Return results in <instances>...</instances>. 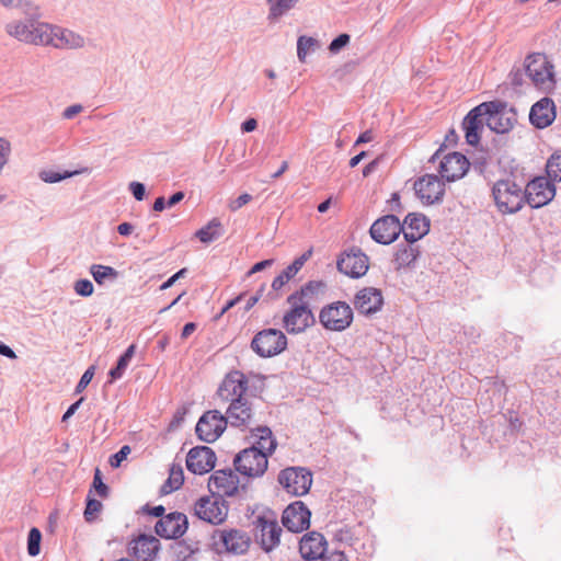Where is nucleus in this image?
I'll use <instances>...</instances> for the list:
<instances>
[{
    "instance_id": "nucleus-1",
    "label": "nucleus",
    "mask_w": 561,
    "mask_h": 561,
    "mask_svg": "<svg viewBox=\"0 0 561 561\" xmlns=\"http://www.w3.org/2000/svg\"><path fill=\"white\" fill-rule=\"evenodd\" d=\"M324 287L322 282L311 280L287 297L290 309L283 317V327L289 334L301 333L316 322L311 304Z\"/></svg>"
},
{
    "instance_id": "nucleus-2",
    "label": "nucleus",
    "mask_w": 561,
    "mask_h": 561,
    "mask_svg": "<svg viewBox=\"0 0 561 561\" xmlns=\"http://www.w3.org/2000/svg\"><path fill=\"white\" fill-rule=\"evenodd\" d=\"M37 7L32 14H25L23 19H13L5 26V33L24 44L43 46L49 30V24L39 21L37 18Z\"/></svg>"
},
{
    "instance_id": "nucleus-3",
    "label": "nucleus",
    "mask_w": 561,
    "mask_h": 561,
    "mask_svg": "<svg viewBox=\"0 0 561 561\" xmlns=\"http://www.w3.org/2000/svg\"><path fill=\"white\" fill-rule=\"evenodd\" d=\"M492 196L502 214L519 211L525 205L526 198L523 185L511 178L497 180L492 186Z\"/></svg>"
},
{
    "instance_id": "nucleus-4",
    "label": "nucleus",
    "mask_w": 561,
    "mask_h": 561,
    "mask_svg": "<svg viewBox=\"0 0 561 561\" xmlns=\"http://www.w3.org/2000/svg\"><path fill=\"white\" fill-rule=\"evenodd\" d=\"M525 72L534 85L543 92H550L556 85L554 67L543 54L528 55L525 59Z\"/></svg>"
},
{
    "instance_id": "nucleus-5",
    "label": "nucleus",
    "mask_w": 561,
    "mask_h": 561,
    "mask_svg": "<svg viewBox=\"0 0 561 561\" xmlns=\"http://www.w3.org/2000/svg\"><path fill=\"white\" fill-rule=\"evenodd\" d=\"M287 346L286 335L277 329H265L254 335L251 348L260 357H272L282 353Z\"/></svg>"
},
{
    "instance_id": "nucleus-6",
    "label": "nucleus",
    "mask_w": 561,
    "mask_h": 561,
    "mask_svg": "<svg viewBox=\"0 0 561 561\" xmlns=\"http://www.w3.org/2000/svg\"><path fill=\"white\" fill-rule=\"evenodd\" d=\"M319 320L327 330L341 332L352 324L353 310L346 302L335 301L321 309Z\"/></svg>"
},
{
    "instance_id": "nucleus-7",
    "label": "nucleus",
    "mask_w": 561,
    "mask_h": 561,
    "mask_svg": "<svg viewBox=\"0 0 561 561\" xmlns=\"http://www.w3.org/2000/svg\"><path fill=\"white\" fill-rule=\"evenodd\" d=\"M279 484L294 496L307 494L312 484V474L302 467H289L278 474Z\"/></svg>"
},
{
    "instance_id": "nucleus-8",
    "label": "nucleus",
    "mask_w": 561,
    "mask_h": 561,
    "mask_svg": "<svg viewBox=\"0 0 561 561\" xmlns=\"http://www.w3.org/2000/svg\"><path fill=\"white\" fill-rule=\"evenodd\" d=\"M194 515L209 524L219 525L227 518L228 506L221 496H203L194 505Z\"/></svg>"
},
{
    "instance_id": "nucleus-9",
    "label": "nucleus",
    "mask_w": 561,
    "mask_h": 561,
    "mask_svg": "<svg viewBox=\"0 0 561 561\" xmlns=\"http://www.w3.org/2000/svg\"><path fill=\"white\" fill-rule=\"evenodd\" d=\"M233 463L241 474L256 478L266 471L268 461L264 451L249 447L236 456Z\"/></svg>"
},
{
    "instance_id": "nucleus-10",
    "label": "nucleus",
    "mask_w": 561,
    "mask_h": 561,
    "mask_svg": "<svg viewBox=\"0 0 561 561\" xmlns=\"http://www.w3.org/2000/svg\"><path fill=\"white\" fill-rule=\"evenodd\" d=\"M484 103L489 105V111L484 115L488 127L497 134L510 131L516 122V113L513 108H508L506 103L501 101Z\"/></svg>"
},
{
    "instance_id": "nucleus-11",
    "label": "nucleus",
    "mask_w": 561,
    "mask_h": 561,
    "mask_svg": "<svg viewBox=\"0 0 561 561\" xmlns=\"http://www.w3.org/2000/svg\"><path fill=\"white\" fill-rule=\"evenodd\" d=\"M248 378L239 370L230 371L220 383L217 394L227 403H236L237 400H245L248 390Z\"/></svg>"
},
{
    "instance_id": "nucleus-12",
    "label": "nucleus",
    "mask_w": 561,
    "mask_h": 561,
    "mask_svg": "<svg viewBox=\"0 0 561 561\" xmlns=\"http://www.w3.org/2000/svg\"><path fill=\"white\" fill-rule=\"evenodd\" d=\"M227 420L217 410L205 412L196 424V434L205 443H214L226 430Z\"/></svg>"
},
{
    "instance_id": "nucleus-13",
    "label": "nucleus",
    "mask_w": 561,
    "mask_h": 561,
    "mask_svg": "<svg viewBox=\"0 0 561 561\" xmlns=\"http://www.w3.org/2000/svg\"><path fill=\"white\" fill-rule=\"evenodd\" d=\"M85 38L71 30L49 24L46 39L43 46H51L57 49H80L84 47Z\"/></svg>"
},
{
    "instance_id": "nucleus-14",
    "label": "nucleus",
    "mask_w": 561,
    "mask_h": 561,
    "mask_svg": "<svg viewBox=\"0 0 561 561\" xmlns=\"http://www.w3.org/2000/svg\"><path fill=\"white\" fill-rule=\"evenodd\" d=\"M336 267L352 278H359L367 273L369 259L360 249L352 248L341 254Z\"/></svg>"
},
{
    "instance_id": "nucleus-15",
    "label": "nucleus",
    "mask_w": 561,
    "mask_h": 561,
    "mask_svg": "<svg viewBox=\"0 0 561 561\" xmlns=\"http://www.w3.org/2000/svg\"><path fill=\"white\" fill-rule=\"evenodd\" d=\"M527 203L533 208L547 205L556 195V187L548 178L538 176L531 180L524 188Z\"/></svg>"
},
{
    "instance_id": "nucleus-16",
    "label": "nucleus",
    "mask_w": 561,
    "mask_h": 561,
    "mask_svg": "<svg viewBox=\"0 0 561 561\" xmlns=\"http://www.w3.org/2000/svg\"><path fill=\"white\" fill-rule=\"evenodd\" d=\"M402 230L401 222L396 215H386L377 219L370 227V237L380 244L394 242Z\"/></svg>"
},
{
    "instance_id": "nucleus-17",
    "label": "nucleus",
    "mask_w": 561,
    "mask_h": 561,
    "mask_svg": "<svg viewBox=\"0 0 561 561\" xmlns=\"http://www.w3.org/2000/svg\"><path fill=\"white\" fill-rule=\"evenodd\" d=\"M414 191L423 204L432 205L442 201L445 185L436 175L425 174L415 181Z\"/></svg>"
},
{
    "instance_id": "nucleus-18",
    "label": "nucleus",
    "mask_w": 561,
    "mask_h": 561,
    "mask_svg": "<svg viewBox=\"0 0 561 561\" xmlns=\"http://www.w3.org/2000/svg\"><path fill=\"white\" fill-rule=\"evenodd\" d=\"M311 513L301 502L289 504L283 512L282 523L291 533H301L310 526Z\"/></svg>"
},
{
    "instance_id": "nucleus-19",
    "label": "nucleus",
    "mask_w": 561,
    "mask_h": 561,
    "mask_svg": "<svg viewBox=\"0 0 561 561\" xmlns=\"http://www.w3.org/2000/svg\"><path fill=\"white\" fill-rule=\"evenodd\" d=\"M188 522L186 515L173 512L160 518L156 526V534L165 539H178L187 530Z\"/></svg>"
},
{
    "instance_id": "nucleus-20",
    "label": "nucleus",
    "mask_w": 561,
    "mask_h": 561,
    "mask_svg": "<svg viewBox=\"0 0 561 561\" xmlns=\"http://www.w3.org/2000/svg\"><path fill=\"white\" fill-rule=\"evenodd\" d=\"M255 528L256 539L264 551L270 552L278 546L282 528L275 519L259 516L255 520Z\"/></svg>"
},
{
    "instance_id": "nucleus-21",
    "label": "nucleus",
    "mask_w": 561,
    "mask_h": 561,
    "mask_svg": "<svg viewBox=\"0 0 561 561\" xmlns=\"http://www.w3.org/2000/svg\"><path fill=\"white\" fill-rule=\"evenodd\" d=\"M215 453L207 446L192 448L186 456V468L194 474H205L214 469Z\"/></svg>"
},
{
    "instance_id": "nucleus-22",
    "label": "nucleus",
    "mask_w": 561,
    "mask_h": 561,
    "mask_svg": "<svg viewBox=\"0 0 561 561\" xmlns=\"http://www.w3.org/2000/svg\"><path fill=\"white\" fill-rule=\"evenodd\" d=\"M238 477L232 470H217L208 480V489L216 496H232L238 491Z\"/></svg>"
},
{
    "instance_id": "nucleus-23",
    "label": "nucleus",
    "mask_w": 561,
    "mask_h": 561,
    "mask_svg": "<svg viewBox=\"0 0 561 561\" xmlns=\"http://www.w3.org/2000/svg\"><path fill=\"white\" fill-rule=\"evenodd\" d=\"M489 105L481 103L472 108L463 118L462 128L465 130V137L469 145L476 146L480 141V131L483 128L485 122V113Z\"/></svg>"
},
{
    "instance_id": "nucleus-24",
    "label": "nucleus",
    "mask_w": 561,
    "mask_h": 561,
    "mask_svg": "<svg viewBox=\"0 0 561 561\" xmlns=\"http://www.w3.org/2000/svg\"><path fill=\"white\" fill-rule=\"evenodd\" d=\"M469 161L459 152H451L444 157L439 163V174L448 182L461 179L469 169Z\"/></svg>"
},
{
    "instance_id": "nucleus-25",
    "label": "nucleus",
    "mask_w": 561,
    "mask_h": 561,
    "mask_svg": "<svg viewBox=\"0 0 561 561\" xmlns=\"http://www.w3.org/2000/svg\"><path fill=\"white\" fill-rule=\"evenodd\" d=\"M403 237L407 242L415 243L430 230V220L423 214L410 213L401 224Z\"/></svg>"
},
{
    "instance_id": "nucleus-26",
    "label": "nucleus",
    "mask_w": 561,
    "mask_h": 561,
    "mask_svg": "<svg viewBox=\"0 0 561 561\" xmlns=\"http://www.w3.org/2000/svg\"><path fill=\"white\" fill-rule=\"evenodd\" d=\"M383 299L381 291L374 287L360 289L354 299L355 308L363 314H373L380 310Z\"/></svg>"
},
{
    "instance_id": "nucleus-27",
    "label": "nucleus",
    "mask_w": 561,
    "mask_h": 561,
    "mask_svg": "<svg viewBox=\"0 0 561 561\" xmlns=\"http://www.w3.org/2000/svg\"><path fill=\"white\" fill-rule=\"evenodd\" d=\"M328 550V542L324 536L311 531L302 536L299 542V552L302 559L324 557Z\"/></svg>"
},
{
    "instance_id": "nucleus-28",
    "label": "nucleus",
    "mask_w": 561,
    "mask_h": 561,
    "mask_svg": "<svg viewBox=\"0 0 561 561\" xmlns=\"http://www.w3.org/2000/svg\"><path fill=\"white\" fill-rule=\"evenodd\" d=\"M556 118L554 103L548 98H543L535 103L529 113L530 123L537 128H546L552 124Z\"/></svg>"
},
{
    "instance_id": "nucleus-29",
    "label": "nucleus",
    "mask_w": 561,
    "mask_h": 561,
    "mask_svg": "<svg viewBox=\"0 0 561 561\" xmlns=\"http://www.w3.org/2000/svg\"><path fill=\"white\" fill-rule=\"evenodd\" d=\"M252 414V407L248 399L242 401L237 400L236 403L228 405L225 420H227V424L229 423L234 427L247 426L250 424Z\"/></svg>"
},
{
    "instance_id": "nucleus-30",
    "label": "nucleus",
    "mask_w": 561,
    "mask_h": 561,
    "mask_svg": "<svg viewBox=\"0 0 561 561\" xmlns=\"http://www.w3.org/2000/svg\"><path fill=\"white\" fill-rule=\"evenodd\" d=\"M220 541L228 552L234 554L244 553L250 545V538L247 534L237 529L222 530Z\"/></svg>"
},
{
    "instance_id": "nucleus-31",
    "label": "nucleus",
    "mask_w": 561,
    "mask_h": 561,
    "mask_svg": "<svg viewBox=\"0 0 561 561\" xmlns=\"http://www.w3.org/2000/svg\"><path fill=\"white\" fill-rule=\"evenodd\" d=\"M251 438H252V446L250 448H256L266 455V458L268 455L273 454L277 443L276 439L273 437V433L270 427L267 426H257L251 432Z\"/></svg>"
},
{
    "instance_id": "nucleus-32",
    "label": "nucleus",
    "mask_w": 561,
    "mask_h": 561,
    "mask_svg": "<svg viewBox=\"0 0 561 561\" xmlns=\"http://www.w3.org/2000/svg\"><path fill=\"white\" fill-rule=\"evenodd\" d=\"M135 557L142 561H151L159 551V540L152 536H140L131 547Z\"/></svg>"
},
{
    "instance_id": "nucleus-33",
    "label": "nucleus",
    "mask_w": 561,
    "mask_h": 561,
    "mask_svg": "<svg viewBox=\"0 0 561 561\" xmlns=\"http://www.w3.org/2000/svg\"><path fill=\"white\" fill-rule=\"evenodd\" d=\"M420 255L419 248L414 243L407 242L405 244H398L392 263L397 271L410 267Z\"/></svg>"
},
{
    "instance_id": "nucleus-34",
    "label": "nucleus",
    "mask_w": 561,
    "mask_h": 561,
    "mask_svg": "<svg viewBox=\"0 0 561 561\" xmlns=\"http://www.w3.org/2000/svg\"><path fill=\"white\" fill-rule=\"evenodd\" d=\"M299 0H266L270 21H277L296 7Z\"/></svg>"
},
{
    "instance_id": "nucleus-35",
    "label": "nucleus",
    "mask_w": 561,
    "mask_h": 561,
    "mask_svg": "<svg viewBox=\"0 0 561 561\" xmlns=\"http://www.w3.org/2000/svg\"><path fill=\"white\" fill-rule=\"evenodd\" d=\"M90 274L98 285H104L106 282H115L118 278V272L107 265L93 264L90 266Z\"/></svg>"
},
{
    "instance_id": "nucleus-36",
    "label": "nucleus",
    "mask_w": 561,
    "mask_h": 561,
    "mask_svg": "<svg viewBox=\"0 0 561 561\" xmlns=\"http://www.w3.org/2000/svg\"><path fill=\"white\" fill-rule=\"evenodd\" d=\"M184 482V472L181 465H172L170 468V473L168 480L161 486V492L163 494L172 493L173 491L179 490Z\"/></svg>"
},
{
    "instance_id": "nucleus-37",
    "label": "nucleus",
    "mask_w": 561,
    "mask_h": 561,
    "mask_svg": "<svg viewBox=\"0 0 561 561\" xmlns=\"http://www.w3.org/2000/svg\"><path fill=\"white\" fill-rule=\"evenodd\" d=\"M221 222L213 218L205 227L196 231L195 237L203 243H210L221 236Z\"/></svg>"
},
{
    "instance_id": "nucleus-38",
    "label": "nucleus",
    "mask_w": 561,
    "mask_h": 561,
    "mask_svg": "<svg viewBox=\"0 0 561 561\" xmlns=\"http://www.w3.org/2000/svg\"><path fill=\"white\" fill-rule=\"evenodd\" d=\"M136 351V346L134 344L129 345L124 354L118 358L117 364L114 368H112L108 373L111 377V382L117 380L123 377L126 368L128 367L134 354Z\"/></svg>"
},
{
    "instance_id": "nucleus-39",
    "label": "nucleus",
    "mask_w": 561,
    "mask_h": 561,
    "mask_svg": "<svg viewBox=\"0 0 561 561\" xmlns=\"http://www.w3.org/2000/svg\"><path fill=\"white\" fill-rule=\"evenodd\" d=\"M319 47V42L309 36H299L297 41V57L299 61L305 62L307 55Z\"/></svg>"
},
{
    "instance_id": "nucleus-40",
    "label": "nucleus",
    "mask_w": 561,
    "mask_h": 561,
    "mask_svg": "<svg viewBox=\"0 0 561 561\" xmlns=\"http://www.w3.org/2000/svg\"><path fill=\"white\" fill-rule=\"evenodd\" d=\"M548 178L552 181H561V151L553 153L546 165Z\"/></svg>"
},
{
    "instance_id": "nucleus-41",
    "label": "nucleus",
    "mask_w": 561,
    "mask_h": 561,
    "mask_svg": "<svg viewBox=\"0 0 561 561\" xmlns=\"http://www.w3.org/2000/svg\"><path fill=\"white\" fill-rule=\"evenodd\" d=\"M78 174V171L57 172L54 170H43L39 172V179L45 183H57Z\"/></svg>"
},
{
    "instance_id": "nucleus-42",
    "label": "nucleus",
    "mask_w": 561,
    "mask_h": 561,
    "mask_svg": "<svg viewBox=\"0 0 561 561\" xmlns=\"http://www.w3.org/2000/svg\"><path fill=\"white\" fill-rule=\"evenodd\" d=\"M41 540V531L35 527L31 528L27 536V552L31 557H36L39 553Z\"/></svg>"
},
{
    "instance_id": "nucleus-43",
    "label": "nucleus",
    "mask_w": 561,
    "mask_h": 561,
    "mask_svg": "<svg viewBox=\"0 0 561 561\" xmlns=\"http://www.w3.org/2000/svg\"><path fill=\"white\" fill-rule=\"evenodd\" d=\"M0 4L8 9H19L24 14H32L35 4L31 0H0Z\"/></svg>"
},
{
    "instance_id": "nucleus-44",
    "label": "nucleus",
    "mask_w": 561,
    "mask_h": 561,
    "mask_svg": "<svg viewBox=\"0 0 561 561\" xmlns=\"http://www.w3.org/2000/svg\"><path fill=\"white\" fill-rule=\"evenodd\" d=\"M73 289L76 294L81 297H90L94 291L92 282L87 278L78 279L75 282Z\"/></svg>"
},
{
    "instance_id": "nucleus-45",
    "label": "nucleus",
    "mask_w": 561,
    "mask_h": 561,
    "mask_svg": "<svg viewBox=\"0 0 561 561\" xmlns=\"http://www.w3.org/2000/svg\"><path fill=\"white\" fill-rule=\"evenodd\" d=\"M10 154H11L10 141L4 137H0V174L2 173L4 165L8 163Z\"/></svg>"
},
{
    "instance_id": "nucleus-46",
    "label": "nucleus",
    "mask_w": 561,
    "mask_h": 561,
    "mask_svg": "<svg viewBox=\"0 0 561 561\" xmlns=\"http://www.w3.org/2000/svg\"><path fill=\"white\" fill-rule=\"evenodd\" d=\"M351 37L348 34L343 33L336 36L329 45V50L332 54L340 53L350 43Z\"/></svg>"
},
{
    "instance_id": "nucleus-47",
    "label": "nucleus",
    "mask_w": 561,
    "mask_h": 561,
    "mask_svg": "<svg viewBox=\"0 0 561 561\" xmlns=\"http://www.w3.org/2000/svg\"><path fill=\"white\" fill-rule=\"evenodd\" d=\"M102 510V503L95 499H88L87 506L84 510V518L87 522H91L96 513Z\"/></svg>"
},
{
    "instance_id": "nucleus-48",
    "label": "nucleus",
    "mask_w": 561,
    "mask_h": 561,
    "mask_svg": "<svg viewBox=\"0 0 561 561\" xmlns=\"http://www.w3.org/2000/svg\"><path fill=\"white\" fill-rule=\"evenodd\" d=\"M131 449L128 445H124L117 453L111 456L110 465L113 468H118L121 463L127 458Z\"/></svg>"
},
{
    "instance_id": "nucleus-49",
    "label": "nucleus",
    "mask_w": 561,
    "mask_h": 561,
    "mask_svg": "<svg viewBox=\"0 0 561 561\" xmlns=\"http://www.w3.org/2000/svg\"><path fill=\"white\" fill-rule=\"evenodd\" d=\"M93 376H94V366H91L81 376V378L76 387V392L80 393L81 391H83L88 387V385L91 382Z\"/></svg>"
},
{
    "instance_id": "nucleus-50",
    "label": "nucleus",
    "mask_w": 561,
    "mask_h": 561,
    "mask_svg": "<svg viewBox=\"0 0 561 561\" xmlns=\"http://www.w3.org/2000/svg\"><path fill=\"white\" fill-rule=\"evenodd\" d=\"M93 488L100 496L105 497L107 495L108 488L102 481L101 471L99 469H96L94 473Z\"/></svg>"
},
{
    "instance_id": "nucleus-51",
    "label": "nucleus",
    "mask_w": 561,
    "mask_h": 561,
    "mask_svg": "<svg viewBox=\"0 0 561 561\" xmlns=\"http://www.w3.org/2000/svg\"><path fill=\"white\" fill-rule=\"evenodd\" d=\"M334 540L342 543L351 545L353 540V534L351 529L347 527L339 528L334 533Z\"/></svg>"
},
{
    "instance_id": "nucleus-52",
    "label": "nucleus",
    "mask_w": 561,
    "mask_h": 561,
    "mask_svg": "<svg viewBox=\"0 0 561 561\" xmlns=\"http://www.w3.org/2000/svg\"><path fill=\"white\" fill-rule=\"evenodd\" d=\"M251 199H252V196L250 194H248V193L241 194L238 198H236L229 203V209L231 211H237L238 209H240L241 207L247 205L249 202H251Z\"/></svg>"
},
{
    "instance_id": "nucleus-53",
    "label": "nucleus",
    "mask_w": 561,
    "mask_h": 561,
    "mask_svg": "<svg viewBox=\"0 0 561 561\" xmlns=\"http://www.w3.org/2000/svg\"><path fill=\"white\" fill-rule=\"evenodd\" d=\"M129 191L137 201H142L146 194V187L140 182H131L129 184Z\"/></svg>"
},
{
    "instance_id": "nucleus-54",
    "label": "nucleus",
    "mask_w": 561,
    "mask_h": 561,
    "mask_svg": "<svg viewBox=\"0 0 561 561\" xmlns=\"http://www.w3.org/2000/svg\"><path fill=\"white\" fill-rule=\"evenodd\" d=\"M82 111H83V106L81 104H72L64 110L62 118L64 119H72L78 114H80Z\"/></svg>"
},
{
    "instance_id": "nucleus-55",
    "label": "nucleus",
    "mask_w": 561,
    "mask_h": 561,
    "mask_svg": "<svg viewBox=\"0 0 561 561\" xmlns=\"http://www.w3.org/2000/svg\"><path fill=\"white\" fill-rule=\"evenodd\" d=\"M187 270L186 268H181L180 271H178L175 274H173L170 278H168L161 286H160V289L161 290H165L170 287H172L174 285V283L184 277V275L186 274Z\"/></svg>"
},
{
    "instance_id": "nucleus-56",
    "label": "nucleus",
    "mask_w": 561,
    "mask_h": 561,
    "mask_svg": "<svg viewBox=\"0 0 561 561\" xmlns=\"http://www.w3.org/2000/svg\"><path fill=\"white\" fill-rule=\"evenodd\" d=\"M83 402V398H80L78 401H76L75 403H72L68 409L67 411L65 412V414L62 415V419L61 421L62 422H67L75 413L76 411L79 409V407L81 405V403Z\"/></svg>"
},
{
    "instance_id": "nucleus-57",
    "label": "nucleus",
    "mask_w": 561,
    "mask_h": 561,
    "mask_svg": "<svg viewBox=\"0 0 561 561\" xmlns=\"http://www.w3.org/2000/svg\"><path fill=\"white\" fill-rule=\"evenodd\" d=\"M272 264H273V260H271V259L257 262L251 267V270L248 272V275L259 273V272L263 271L264 268L270 267Z\"/></svg>"
},
{
    "instance_id": "nucleus-58",
    "label": "nucleus",
    "mask_w": 561,
    "mask_h": 561,
    "mask_svg": "<svg viewBox=\"0 0 561 561\" xmlns=\"http://www.w3.org/2000/svg\"><path fill=\"white\" fill-rule=\"evenodd\" d=\"M263 291H264V286H262V287L260 288V290H259L255 295L251 296V297L247 300V304H245V306H244V308H243V309H244V312H248L250 309H252V308L256 305V302L260 300V298H261V296H262V293H263Z\"/></svg>"
},
{
    "instance_id": "nucleus-59",
    "label": "nucleus",
    "mask_w": 561,
    "mask_h": 561,
    "mask_svg": "<svg viewBox=\"0 0 561 561\" xmlns=\"http://www.w3.org/2000/svg\"><path fill=\"white\" fill-rule=\"evenodd\" d=\"M390 203V210L391 211H396V213H401L402 211V206H401V203H400V196L398 193H393L391 195V198L389 201Z\"/></svg>"
},
{
    "instance_id": "nucleus-60",
    "label": "nucleus",
    "mask_w": 561,
    "mask_h": 561,
    "mask_svg": "<svg viewBox=\"0 0 561 561\" xmlns=\"http://www.w3.org/2000/svg\"><path fill=\"white\" fill-rule=\"evenodd\" d=\"M374 140V134L373 131L369 129V130H366L364 133H362L357 140L355 141V146H359L362 144H366V142H369V141H373Z\"/></svg>"
},
{
    "instance_id": "nucleus-61",
    "label": "nucleus",
    "mask_w": 561,
    "mask_h": 561,
    "mask_svg": "<svg viewBox=\"0 0 561 561\" xmlns=\"http://www.w3.org/2000/svg\"><path fill=\"white\" fill-rule=\"evenodd\" d=\"M312 255V248H310L309 250H307L304 254H301L299 257H297L293 264H295L298 270H300L304 264L306 263L307 260H309V257Z\"/></svg>"
},
{
    "instance_id": "nucleus-62",
    "label": "nucleus",
    "mask_w": 561,
    "mask_h": 561,
    "mask_svg": "<svg viewBox=\"0 0 561 561\" xmlns=\"http://www.w3.org/2000/svg\"><path fill=\"white\" fill-rule=\"evenodd\" d=\"M511 83L515 87L523 84V72L520 70L512 71L510 73Z\"/></svg>"
},
{
    "instance_id": "nucleus-63",
    "label": "nucleus",
    "mask_w": 561,
    "mask_h": 561,
    "mask_svg": "<svg viewBox=\"0 0 561 561\" xmlns=\"http://www.w3.org/2000/svg\"><path fill=\"white\" fill-rule=\"evenodd\" d=\"M328 561H348L346 554L343 551L334 550L328 557Z\"/></svg>"
},
{
    "instance_id": "nucleus-64",
    "label": "nucleus",
    "mask_w": 561,
    "mask_h": 561,
    "mask_svg": "<svg viewBox=\"0 0 561 561\" xmlns=\"http://www.w3.org/2000/svg\"><path fill=\"white\" fill-rule=\"evenodd\" d=\"M257 126V122L256 119L254 118H248L247 121H244L241 125V129L242 131L244 133H251L253 131Z\"/></svg>"
}]
</instances>
